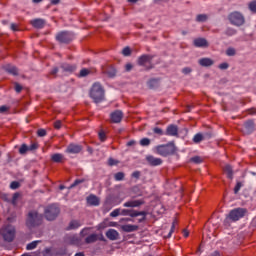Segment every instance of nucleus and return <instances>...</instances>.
Wrapping results in <instances>:
<instances>
[{"instance_id": "f257e3e1", "label": "nucleus", "mask_w": 256, "mask_h": 256, "mask_svg": "<svg viewBox=\"0 0 256 256\" xmlns=\"http://www.w3.org/2000/svg\"><path fill=\"white\" fill-rule=\"evenodd\" d=\"M89 96L94 103H101L102 101H105V89H103L101 83L95 82L92 85L89 91Z\"/></svg>"}, {"instance_id": "f03ea898", "label": "nucleus", "mask_w": 256, "mask_h": 256, "mask_svg": "<svg viewBox=\"0 0 256 256\" xmlns=\"http://www.w3.org/2000/svg\"><path fill=\"white\" fill-rule=\"evenodd\" d=\"M43 223V214H39L37 211L32 210L28 213L26 219V225L30 229L33 227H39Z\"/></svg>"}, {"instance_id": "7ed1b4c3", "label": "nucleus", "mask_w": 256, "mask_h": 256, "mask_svg": "<svg viewBox=\"0 0 256 256\" xmlns=\"http://www.w3.org/2000/svg\"><path fill=\"white\" fill-rule=\"evenodd\" d=\"M156 153L162 157H168V155H173L175 153V144L168 143L164 145L156 146Z\"/></svg>"}, {"instance_id": "20e7f679", "label": "nucleus", "mask_w": 256, "mask_h": 256, "mask_svg": "<svg viewBox=\"0 0 256 256\" xmlns=\"http://www.w3.org/2000/svg\"><path fill=\"white\" fill-rule=\"evenodd\" d=\"M60 210L59 206L57 204L49 205L44 210V215L47 219V221H55L57 219V216L59 215Z\"/></svg>"}, {"instance_id": "39448f33", "label": "nucleus", "mask_w": 256, "mask_h": 256, "mask_svg": "<svg viewBox=\"0 0 256 256\" xmlns=\"http://www.w3.org/2000/svg\"><path fill=\"white\" fill-rule=\"evenodd\" d=\"M0 234L2 235L4 241L11 243L15 239V227L11 225L4 226L0 229Z\"/></svg>"}, {"instance_id": "423d86ee", "label": "nucleus", "mask_w": 256, "mask_h": 256, "mask_svg": "<svg viewBox=\"0 0 256 256\" xmlns=\"http://www.w3.org/2000/svg\"><path fill=\"white\" fill-rule=\"evenodd\" d=\"M247 215V208H235L231 210L227 216V219H230V221H239V219H243Z\"/></svg>"}, {"instance_id": "0eeeda50", "label": "nucleus", "mask_w": 256, "mask_h": 256, "mask_svg": "<svg viewBox=\"0 0 256 256\" xmlns=\"http://www.w3.org/2000/svg\"><path fill=\"white\" fill-rule=\"evenodd\" d=\"M228 19L232 25H236V27H241L245 23V17L240 12H232Z\"/></svg>"}, {"instance_id": "6e6552de", "label": "nucleus", "mask_w": 256, "mask_h": 256, "mask_svg": "<svg viewBox=\"0 0 256 256\" xmlns=\"http://www.w3.org/2000/svg\"><path fill=\"white\" fill-rule=\"evenodd\" d=\"M121 215L124 217H143V221H145V217H147V212L145 211H137L133 209H121Z\"/></svg>"}, {"instance_id": "1a4fd4ad", "label": "nucleus", "mask_w": 256, "mask_h": 256, "mask_svg": "<svg viewBox=\"0 0 256 256\" xmlns=\"http://www.w3.org/2000/svg\"><path fill=\"white\" fill-rule=\"evenodd\" d=\"M73 37L71 32L62 31L56 35V40L59 41V43H69L70 41H73Z\"/></svg>"}, {"instance_id": "9d476101", "label": "nucleus", "mask_w": 256, "mask_h": 256, "mask_svg": "<svg viewBox=\"0 0 256 256\" xmlns=\"http://www.w3.org/2000/svg\"><path fill=\"white\" fill-rule=\"evenodd\" d=\"M110 119L112 123H121L123 119V112L121 110H116L110 114Z\"/></svg>"}, {"instance_id": "9b49d317", "label": "nucleus", "mask_w": 256, "mask_h": 256, "mask_svg": "<svg viewBox=\"0 0 256 256\" xmlns=\"http://www.w3.org/2000/svg\"><path fill=\"white\" fill-rule=\"evenodd\" d=\"M144 204H145V201H143V199L129 200L123 204V207L135 208V207H141V205H144Z\"/></svg>"}, {"instance_id": "f8f14e48", "label": "nucleus", "mask_w": 256, "mask_h": 256, "mask_svg": "<svg viewBox=\"0 0 256 256\" xmlns=\"http://www.w3.org/2000/svg\"><path fill=\"white\" fill-rule=\"evenodd\" d=\"M254 129H255V123L253 122V120H248L244 124L243 133H245L246 135H249L253 133Z\"/></svg>"}, {"instance_id": "ddd939ff", "label": "nucleus", "mask_w": 256, "mask_h": 256, "mask_svg": "<svg viewBox=\"0 0 256 256\" xmlns=\"http://www.w3.org/2000/svg\"><path fill=\"white\" fill-rule=\"evenodd\" d=\"M30 23L35 29H43V27H45L46 21L42 18H36L31 20Z\"/></svg>"}, {"instance_id": "4468645a", "label": "nucleus", "mask_w": 256, "mask_h": 256, "mask_svg": "<svg viewBox=\"0 0 256 256\" xmlns=\"http://www.w3.org/2000/svg\"><path fill=\"white\" fill-rule=\"evenodd\" d=\"M146 160L152 167H157L163 163V160H161V158H157L154 156H147Z\"/></svg>"}, {"instance_id": "2eb2a0df", "label": "nucleus", "mask_w": 256, "mask_h": 256, "mask_svg": "<svg viewBox=\"0 0 256 256\" xmlns=\"http://www.w3.org/2000/svg\"><path fill=\"white\" fill-rule=\"evenodd\" d=\"M104 241L105 239L103 238V235H101V237L99 238V235L97 234H90L88 237L85 238V243L87 244H91V243H95L97 241Z\"/></svg>"}, {"instance_id": "dca6fc26", "label": "nucleus", "mask_w": 256, "mask_h": 256, "mask_svg": "<svg viewBox=\"0 0 256 256\" xmlns=\"http://www.w3.org/2000/svg\"><path fill=\"white\" fill-rule=\"evenodd\" d=\"M179 129L175 125H169L166 129V135L170 137H177Z\"/></svg>"}, {"instance_id": "f3484780", "label": "nucleus", "mask_w": 256, "mask_h": 256, "mask_svg": "<svg viewBox=\"0 0 256 256\" xmlns=\"http://www.w3.org/2000/svg\"><path fill=\"white\" fill-rule=\"evenodd\" d=\"M106 237L110 239V241H117V239H119V232L115 229H109L106 232Z\"/></svg>"}, {"instance_id": "a211bd4d", "label": "nucleus", "mask_w": 256, "mask_h": 256, "mask_svg": "<svg viewBox=\"0 0 256 256\" xmlns=\"http://www.w3.org/2000/svg\"><path fill=\"white\" fill-rule=\"evenodd\" d=\"M195 47H209V42L205 38H196L193 41Z\"/></svg>"}, {"instance_id": "6ab92c4d", "label": "nucleus", "mask_w": 256, "mask_h": 256, "mask_svg": "<svg viewBox=\"0 0 256 256\" xmlns=\"http://www.w3.org/2000/svg\"><path fill=\"white\" fill-rule=\"evenodd\" d=\"M66 153H72V154L81 153V146L77 144H70L66 149Z\"/></svg>"}, {"instance_id": "aec40b11", "label": "nucleus", "mask_w": 256, "mask_h": 256, "mask_svg": "<svg viewBox=\"0 0 256 256\" xmlns=\"http://www.w3.org/2000/svg\"><path fill=\"white\" fill-rule=\"evenodd\" d=\"M199 65H201V67H211L212 65L215 64V61H213V59L211 58H201L198 61Z\"/></svg>"}, {"instance_id": "412c9836", "label": "nucleus", "mask_w": 256, "mask_h": 256, "mask_svg": "<svg viewBox=\"0 0 256 256\" xmlns=\"http://www.w3.org/2000/svg\"><path fill=\"white\" fill-rule=\"evenodd\" d=\"M51 161H53V163H63V161H65V156L61 153L52 154Z\"/></svg>"}, {"instance_id": "4be33fe9", "label": "nucleus", "mask_w": 256, "mask_h": 256, "mask_svg": "<svg viewBox=\"0 0 256 256\" xmlns=\"http://www.w3.org/2000/svg\"><path fill=\"white\" fill-rule=\"evenodd\" d=\"M76 69V65L63 64L60 68V71H64V73H73V71H75Z\"/></svg>"}, {"instance_id": "5701e85b", "label": "nucleus", "mask_w": 256, "mask_h": 256, "mask_svg": "<svg viewBox=\"0 0 256 256\" xmlns=\"http://www.w3.org/2000/svg\"><path fill=\"white\" fill-rule=\"evenodd\" d=\"M4 70L6 73H10V75H19V70H17V67L13 65L4 66Z\"/></svg>"}, {"instance_id": "b1692460", "label": "nucleus", "mask_w": 256, "mask_h": 256, "mask_svg": "<svg viewBox=\"0 0 256 256\" xmlns=\"http://www.w3.org/2000/svg\"><path fill=\"white\" fill-rule=\"evenodd\" d=\"M87 203L88 205H93L94 207H97V205H99V198L95 195H90L87 197Z\"/></svg>"}, {"instance_id": "393cba45", "label": "nucleus", "mask_w": 256, "mask_h": 256, "mask_svg": "<svg viewBox=\"0 0 256 256\" xmlns=\"http://www.w3.org/2000/svg\"><path fill=\"white\" fill-rule=\"evenodd\" d=\"M151 62V56L143 55L138 59V65H145L146 63Z\"/></svg>"}, {"instance_id": "a878e982", "label": "nucleus", "mask_w": 256, "mask_h": 256, "mask_svg": "<svg viewBox=\"0 0 256 256\" xmlns=\"http://www.w3.org/2000/svg\"><path fill=\"white\" fill-rule=\"evenodd\" d=\"M39 243H41L40 240H35L27 244L26 246L27 251H33V249H37V245H39Z\"/></svg>"}, {"instance_id": "bb28decb", "label": "nucleus", "mask_w": 256, "mask_h": 256, "mask_svg": "<svg viewBox=\"0 0 256 256\" xmlns=\"http://www.w3.org/2000/svg\"><path fill=\"white\" fill-rule=\"evenodd\" d=\"M123 231H126V233H131L133 231H137L136 225L127 224L122 227Z\"/></svg>"}, {"instance_id": "cd10ccee", "label": "nucleus", "mask_w": 256, "mask_h": 256, "mask_svg": "<svg viewBox=\"0 0 256 256\" xmlns=\"http://www.w3.org/2000/svg\"><path fill=\"white\" fill-rule=\"evenodd\" d=\"M224 171L226 172L228 179H233V168L231 165L227 164L224 167Z\"/></svg>"}, {"instance_id": "c85d7f7f", "label": "nucleus", "mask_w": 256, "mask_h": 256, "mask_svg": "<svg viewBox=\"0 0 256 256\" xmlns=\"http://www.w3.org/2000/svg\"><path fill=\"white\" fill-rule=\"evenodd\" d=\"M81 226V222L77 221V220H73L70 222L69 226H68V230L70 229H79V227Z\"/></svg>"}, {"instance_id": "c756f323", "label": "nucleus", "mask_w": 256, "mask_h": 256, "mask_svg": "<svg viewBox=\"0 0 256 256\" xmlns=\"http://www.w3.org/2000/svg\"><path fill=\"white\" fill-rule=\"evenodd\" d=\"M207 19H208L207 14H200V15H197V17H196V21L198 23H205V21H207Z\"/></svg>"}, {"instance_id": "7c9ffc66", "label": "nucleus", "mask_w": 256, "mask_h": 256, "mask_svg": "<svg viewBox=\"0 0 256 256\" xmlns=\"http://www.w3.org/2000/svg\"><path fill=\"white\" fill-rule=\"evenodd\" d=\"M114 179H115V181H123V179H125V173H123V172H117V173L114 175Z\"/></svg>"}, {"instance_id": "2f4dec72", "label": "nucleus", "mask_w": 256, "mask_h": 256, "mask_svg": "<svg viewBox=\"0 0 256 256\" xmlns=\"http://www.w3.org/2000/svg\"><path fill=\"white\" fill-rule=\"evenodd\" d=\"M27 151H29V146H27V144H22L19 148L20 155H25Z\"/></svg>"}, {"instance_id": "473e14b6", "label": "nucleus", "mask_w": 256, "mask_h": 256, "mask_svg": "<svg viewBox=\"0 0 256 256\" xmlns=\"http://www.w3.org/2000/svg\"><path fill=\"white\" fill-rule=\"evenodd\" d=\"M248 9H249L252 13H256V0L249 2V4H248Z\"/></svg>"}, {"instance_id": "72a5a7b5", "label": "nucleus", "mask_w": 256, "mask_h": 256, "mask_svg": "<svg viewBox=\"0 0 256 256\" xmlns=\"http://www.w3.org/2000/svg\"><path fill=\"white\" fill-rule=\"evenodd\" d=\"M204 137L203 134L201 133H197L194 137H193V141L195 143H201V141H203Z\"/></svg>"}, {"instance_id": "f704fd0d", "label": "nucleus", "mask_w": 256, "mask_h": 256, "mask_svg": "<svg viewBox=\"0 0 256 256\" xmlns=\"http://www.w3.org/2000/svg\"><path fill=\"white\" fill-rule=\"evenodd\" d=\"M192 163H196V165H199L200 163H203V158L201 156H194L190 159Z\"/></svg>"}, {"instance_id": "c9c22d12", "label": "nucleus", "mask_w": 256, "mask_h": 256, "mask_svg": "<svg viewBox=\"0 0 256 256\" xmlns=\"http://www.w3.org/2000/svg\"><path fill=\"white\" fill-rule=\"evenodd\" d=\"M140 145L142 147H147V146L151 145V140L149 138H143L140 140Z\"/></svg>"}, {"instance_id": "e433bc0d", "label": "nucleus", "mask_w": 256, "mask_h": 256, "mask_svg": "<svg viewBox=\"0 0 256 256\" xmlns=\"http://www.w3.org/2000/svg\"><path fill=\"white\" fill-rule=\"evenodd\" d=\"M236 53H237V51L235 50V48H232V47H230L226 50V55L228 57H234V55H236Z\"/></svg>"}, {"instance_id": "4c0bfd02", "label": "nucleus", "mask_w": 256, "mask_h": 256, "mask_svg": "<svg viewBox=\"0 0 256 256\" xmlns=\"http://www.w3.org/2000/svg\"><path fill=\"white\" fill-rule=\"evenodd\" d=\"M237 31L233 28H227L225 31V35H228V37H233V35H236Z\"/></svg>"}, {"instance_id": "58836bf2", "label": "nucleus", "mask_w": 256, "mask_h": 256, "mask_svg": "<svg viewBox=\"0 0 256 256\" xmlns=\"http://www.w3.org/2000/svg\"><path fill=\"white\" fill-rule=\"evenodd\" d=\"M121 215V208H116L110 213V217H119Z\"/></svg>"}, {"instance_id": "ea45409f", "label": "nucleus", "mask_w": 256, "mask_h": 256, "mask_svg": "<svg viewBox=\"0 0 256 256\" xmlns=\"http://www.w3.org/2000/svg\"><path fill=\"white\" fill-rule=\"evenodd\" d=\"M122 54L124 55V57H129V55H131V48L129 47L123 48Z\"/></svg>"}, {"instance_id": "a19ab883", "label": "nucleus", "mask_w": 256, "mask_h": 256, "mask_svg": "<svg viewBox=\"0 0 256 256\" xmlns=\"http://www.w3.org/2000/svg\"><path fill=\"white\" fill-rule=\"evenodd\" d=\"M241 187H243V184L241 182H237L236 186L234 187V193L237 195L239 191H241Z\"/></svg>"}, {"instance_id": "79ce46f5", "label": "nucleus", "mask_w": 256, "mask_h": 256, "mask_svg": "<svg viewBox=\"0 0 256 256\" xmlns=\"http://www.w3.org/2000/svg\"><path fill=\"white\" fill-rule=\"evenodd\" d=\"M36 149H39L38 143H32L30 146H28V151H36Z\"/></svg>"}, {"instance_id": "37998d69", "label": "nucleus", "mask_w": 256, "mask_h": 256, "mask_svg": "<svg viewBox=\"0 0 256 256\" xmlns=\"http://www.w3.org/2000/svg\"><path fill=\"white\" fill-rule=\"evenodd\" d=\"M42 254L43 256H53V252L51 251V248H45Z\"/></svg>"}, {"instance_id": "c03bdc74", "label": "nucleus", "mask_w": 256, "mask_h": 256, "mask_svg": "<svg viewBox=\"0 0 256 256\" xmlns=\"http://www.w3.org/2000/svg\"><path fill=\"white\" fill-rule=\"evenodd\" d=\"M108 165H109L110 167H113V165H119V162H118V160H115V159H113V158H109V159H108Z\"/></svg>"}, {"instance_id": "a18cd8bd", "label": "nucleus", "mask_w": 256, "mask_h": 256, "mask_svg": "<svg viewBox=\"0 0 256 256\" xmlns=\"http://www.w3.org/2000/svg\"><path fill=\"white\" fill-rule=\"evenodd\" d=\"M37 135H38V137H45V135H47V130H45V129H39V130L37 131Z\"/></svg>"}, {"instance_id": "49530a36", "label": "nucleus", "mask_w": 256, "mask_h": 256, "mask_svg": "<svg viewBox=\"0 0 256 256\" xmlns=\"http://www.w3.org/2000/svg\"><path fill=\"white\" fill-rule=\"evenodd\" d=\"M79 243V239L76 236H72V238L69 241L70 245H77Z\"/></svg>"}, {"instance_id": "de8ad7c7", "label": "nucleus", "mask_w": 256, "mask_h": 256, "mask_svg": "<svg viewBox=\"0 0 256 256\" xmlns=\"http://www.w3.org/2000/svg\"><path fill=\"white\" fill-rule=\"evenodd\" d=\"M89 74V69L84 68L80 71V77H87Z\"/></svg>"}, {"instance_id": "09e8293b", "label": "nucleus", "mask_w": 256, "mask_h": 256, "mask_svg": "<svg viewBox=\"0 0 256 256\" xmlns=\"http://www.w3.org/2000/svg\"><path fill=\"white\" fill-rule=\"evenodd\" d=\"M219 69H221L222 71H225V69H229V63H221L219 66H218Z\"/></svg>"}, {"instance_id": "8fccbe9b", "label": "nucleus", "mask_w": 256, "mask_h": 256, "mask_svg": "<svg viewBox=\"0 0 256 256\" xmlns=\"http://www.w3.org/2000/svg\"><path fill=\"white\" fill-rule=\"evenodd\" d=\"M19 199V193H14L12 197V205H17V200Z\"/></svg>"}, {"instance_id": "3c124183", "label": "nucleus", "mask_w": 256, "mask_h": 256, "mask_svg": "<svg viewBox=\"0 0 256 256\" xmlns=\"http://www.w3.org/2000/svg\"><path fill=\"white\" fill-rule=\"evenodd\" d=\"M10 189H19V182L17 181L11 182Z\"/></svg>"}, {"instance_id": "603ef678", "label": "nucleus", "mask_w": 256, "mask_h": 256, "mask_svg": "<svg viewBox=\"0 0 256 256\" xmlns=\"http://www.w3.org/2000/svg\"><path fill=\"white\" fill-rule=\"evenodd\" d=\"M80 183H83V180L77 179L73 184L70 185V188L73 189V187H77V185H80Z\"/></svg>"}, {"instance_id": "864d4df0", "label": "nucleus", "mask_w": 256, "mask_h": 256, "mask_svg": "<svg viewBox=\"0 0 256 256\" xmlns=\"http://www.w3.org/2000/svg\"><path fill=\"white\" fill-rule=\"evenodd\" d=\"M153 132L156 134V135H163V130L159 127H155L153 129Z\"/></svg>"}, {"instance_id": "5fc2aeb1", "label": "nucleus", "mask_w": 256, "mask_h": 256, "mask_svg": "<svg viewBox=\"0 0 256 256\" xmlns=\"http://www.w3.org/2000/svg\"><path fill=\"white\" fill-rule=\"evenodd\" d=\"M174 231H175V222L172 223L171 229H170L167 237L168 238L171 237V235H173Z\"/></svg>"}, {"instance_id": "6e6d98bb", "label": "nucleus", "mask_w": 256, "mask_h": 256, "mask_svg": "<svg viewBox=\"0 0 256 256\" xmlns=\"http://www.w3.org/2000/svg\"><path fill=\"white\" fill-rule=\"evenodd\" d=\"M132 177H133L134 179H139V177H141V172H139V171L133 172V173H132Z\"/></svg>"}, {"instance_id": "4d7b16f0", "label": "nucleus", "mask_w": 256, "mask_h": 256, "mask_svg": "<svg viewBox=\"0 0 256 256\" xmlns=\"http://www.w3.org/2000/svg\"><path fill=\"white\" fill-rule=\"evenodd\" d=\"M6 111H9L8 106H5V105L0 106V113H5Z\"/></svg>"}, {"instance_id": "13d9d810", "label": "nucleus", "mask_w": 256, "mask_h": 256, "mask_svg": "<svg viewBox=\"0 0 256 256\" xmlns=\"http://www.w3.org/2000/svg\"><path fill=\"white\" fill-rule=\"evenodd\" d=\"M99 139H100V141H105V139H106L105 132H103V131L99 132Z\"/></svg>"}, {"instance_id": "bf43d9fd", "label": "nucleus", "mask_w": 256, "mask_h": 256, "mask_svg": "<svg viewBox=\"0 0 256 256\" xmlns=\"http://www.w3.org/2000/svg\"><path fill=\"white\" fill-rule=\"evenodd\" d=\"M61 125H62L61 120H57V121L54 123L55 129H61Z\"/></svg>"}, {"instance_id": "052dcab7", "label": "nucleus", "mask_w": 256, "mask_h": 256, "mask_svg": "<svg viewBox=\"0 0 256 256\" xmlns=\"http://www.w3.org/2000/svg\"><path fill=\"white\" fill-rule=\"evenodd\" d=\"M22 89H23V87H21V85L15 84V91H16V93H21Z\"/></svg>"}, {"instance_id": "680f3d73", "label": "nucleus", "mask_w": 256, "mask_h": 256, "mask_svg": "<svg viewBox=\"0 0 256 256\" xmlns=\"http://www.w3.org/2000/svg\"><path fill=\"white\" fill-rule=\"evenodd\" d=\"M182 73H184V75H189V73H191V68L186 67L182 70Z\"/></svg>"}, {"instance_id": "e2e57ef3", "label": "nucleus", "mask_w": 256, "mask_h": 256, "mask_svg": "<svg viewBox=\"0 0 256 256\" xmlns=\"http://www.w3.org/2000/svg\"><path fill=\"white\" fill-rule=\"evenodd\" d=\"M58 71H59V68H53L52 71H51V74L52 75H57Z\"/></svg>"}, {"instance_id": "0e129e2a", "label": "nucleus", "mask_w": 256, "mask_h": 256, "mask_svg": "<svg viewBox=\"0 0 256 256\" xmlns=\"http://www.w3.org/2000/svg\"><path fill=\"white\" fill-rule=\"evenodd\" d=\"M131 69H133V65L126 64V71H131Z\"/></svg>"}, {"instance_id": "69168bd1", "label": "nucleus", "mask_w": 256, "mask_h": 256, "mask_svg": "<svg viewBox=\"0 0 256 256\" xmlns=\"http://www.w3.org/2000/svg\"><path fill=\"white\" fill-rule=\"evenodd\" d=\"M10 29H12V31H17V25L11 24Z\"/></svg>"}, {"instance_id": "338daca9", "label": "nucleus", "mask_w": 256, "mask_h": 256, "mask_svg": "<svg viewBox=\"0 0 256 256\" xmlns=\"http://www.w3.org/2000/svg\"><path fill=\"white\" fill-rule=\"evenodd\" d=\"M211 256H221V253L219 251H214Z\"/></svg>"}, {"instance_id": "774afa93", "label": "nucleus", "mask_w": 256, "mask_h": 256, "mask_svg": "<svg viewBox=\"0 0 256 256\" xmlns=\"http://www.w3.org/2000/svg\"><path fill=\"white\" fill-rule=\"evenodd\" d=\"M108 75H109L110 77H115V70H113L112 72H108Z\"/></svg>"}]
</instances>
